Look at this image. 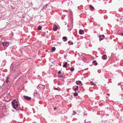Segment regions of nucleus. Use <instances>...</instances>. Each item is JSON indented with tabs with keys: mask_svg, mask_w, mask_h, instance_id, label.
Instances as JSON below:
<instances>
[{
	"mask_svg": "<svg viewBox=\"0 0 123 123\" xmlns=\"http://www.w3.org/2000/svg\"><path fill=\"white\" fill-rule=\"evenodd\" d=\"M45 6L44 7V8L45 7Z\"/></svg>",
	"mask_w": 123,
	"mask_h": 123,
	"instance_id": "38",
	"label": "nucleus"
},
{
	"mask_svg": "<svg viewBox=\"0 0 123 123\" xmlns=\"http://www.w3.org/2000/svg\"><path fill=\"white\" fill-rule=\"evenodd\" d=\"M12 104L13 108L16 109L17 108L18 106V104L17 103V102L16 101L13 100L12 102Z\"/></svg>",
	"mask_w": 123,
	"mask_h": 123,
	"instance_id": "2",
	"label": "nucleus"
},
{
	"mask_svg": "<svg viewBox=\"0 0 123 123\" xmlns=\"http://www.w3.org/2000/svg\"><path fill=\"white\" fill-rule=\"evenodd\" d=\"M101 37H102L101 36V35H100L99 36V37L100 38Z\"/></svg>",
	"mask_w": 123,
	"mask_h": 123,
	"instance_id": "30",
	"label": "nucleus"
},
{
	"mask_svg": "<svg viewBox=\"0 0 123 123\" xmlns=\"http://www.w3.org/2000/svg\"><path fill=\"white\" fill-rule=\"evenodd\" d=\"M63 67H67V65L68 64L67 62H66L63 63Z\"/></svg>",
	"mask_w": 123,
	"mask_h": 123,
	"instance_id": "6",
	"label": "nucleus"
},
{
	"mask_svg": "<svg viewBox=\"0 0 123 123\" xmlns=\"http://www.w3.org/2000/svg\"><path fill=\"white\" fill-rule=\"evenodd\" d=\"M5 46H8V45H9V44L8 43L6 42L5 43Z\"/></svg>",
	"mask_w": 123,
	"mask_h": 123,
	"instance_id": "14",
	"label": "nucleus"
},
{
	"mask_svg": "<svg viewBox=\"0 0 123 123\" xmlns=\"http://www.w3.org/2000/svg\"><path fill=\"white\" fill-rule=\"evenodd\" d=\"M121 31L119 30L118 31V32L119 33L121 34L122 36H123V32L122 33Z\"/></svg>",
	"mask_w": 123,
	"mask_h": 123,
	"instance_id": "13",
	"label": "nucleus"
},
{
	"mask_svg": "<svg viewBox=\"0 0 123 123\" xmlns=\"http://www.w3.org/2000/svg\"><path fill=\"white\" fill-rule=\"evenodd\" d=\"M118 85H121V83H119L118 84Z\"/></svg>",
	"mask_w": 123,
	"mask_h": 123,
	"instance_id": "32",
	"label": "nucleus"
},
{
	"mask_svg": "<svg viewBox=\"0 0 123 123\" xmlns=\"http://www.w3.org/2000/svg\"><path fill=\"white\" fill-rule=\"evenodd\" d=\"M73 115H75V114H76V112H75L74 111H73Z\"/></svg>",
	"mask_w": 123,
	"mask_h": 123,
	"instance_id": "23",
	"label": "nucleus"
},
{
	"mask_svg": "<svg viewBox=\"0 0 123 123\" xmlns=\"http://www.w3.org/2000/svg\"><path fill=\"white\" fill-rule=\"evenodd\" d=\"M41 86V85H39V86Z\"/></svg>",
	"mask_w": 123,
	"mask_h": 123,
	"instance_id": "41",
	"label": "nucleus"
},
{
	"mask_svg": "<svg viewBox=\"0 0 123 123\" xmlns=\"http://www.w3.org/2000/svg\"><path fill=\"white\" fill-rule=\"evenodd\" d=\"M8 78L7 77L6 79V83H7L8 82H9L8 80Z\"/></svg>",
	"mask_w": 123,
	"mask_h": 123,
	"instance_id": "18",
	"label": "nucleus"
},
{
	"mask_svg": "<svg viewBox=\"0 0 123 123\" xmlns=\"http://www.w3.org/2000/svg\"><path fill=\"white\" fill-rule=\"evenodd\" d=\"M41 86V85H39V86Z\"/></svg>",
	"mask_w": 123,
	"mask_h": 123,
	"instance_id": "40",
	"label": "nucleus"
},
{
	"mask_svg": "<svg viewBox=\"0 0 123 123\" xmlns=\"http://www.w3.org/2000/svg\"><path fill=\"white\" fill-rule=\"evenodd\" d=\"M83 30L80 29L79 31V33L80 34H82L83 33Z\"/></svg>",
	"mask_w": 123,
	"mask_h": 123,
	"instance_id": "8",
	"label": "nucleus"
},
{
	"mask_svg": "<svg viewBox=\"0 0 123 123\" xmlns=\"http://www.w3.org/2000/svg\"><path fill=\"white\" fill-rule=\"evenodd\" d=\"M41 86V85H39V86Z\"/></svg>",
	"mask_w": 123,
	"mask_h": 123,
	"instance_id": "39",
	"label": "nucleus"
},
{
	"mask_svg": "<svg viewBox=\"0 0 123 123\" xmlns=\"http://www.w3.org/2000/svg\"><path fill=\"white\" fill-rule=\"evenodd\" d=\"M76 83L77 84L79 85L80 84L82 85L81 82L80 81H76Z\"/></svg>",
	"mask_w": 123,
	"mask_h": 123,
	"instance_id": "7",
	"label": "nucleus"
},
{
	"mask_svg": "<svg viewBox=\"0 0 123 123\" xmlns=\"http://www.w3.org/2000/svg\"><path fill=\"white\" fill-rule=\"evenodd\" d=\"M12 72L16 73V74L18 76L21 74V73L18 68L16 67H13L11 69Z\"/></svg>",
	"mask_w": 123,
	"mask_h": 123,
	"instance_id": "1",
	"label": "nucleus"
},
{
	"mask_svg": "<svg viewBox=\"0 0 123 123\" xmlns=\"http://www.w3.org/2000/svg\"><path fill=\"white\" fill-rule=\"evenodd\" d=\"M96 61H93L92 62V63H94L95 64V65H97L98 63H96Z\"/></svg>",
	"mask_w": 123,
	"mask_h": 123,
	"instance_id": "12",
	"label": "nucleus"
},
{
	"mask_svg": "<svg viewBox=\"0 0 123 123\" xmlns=\"http://www.w3.org/2000/svg\"><path fill=\"white\" fill-rule=\"evenodd\" d=\"M71 43V44H72H72H73V43L72 42Z\"/></svg>",
	"mask_w": 123,
	"mask_h": 123,
	"instance_id": "34",
	"label": "nucleus"
},
{
	"mask_svg": "<svg viewBox=\"0 0 123 123\" xmlns=\"http://www.w3.org/2000/svg\"><path fill=\"white\" fill-rule=\"evenodd\" d=\"M101 36L103 37L104 38L105 37V36L104 35H101Z\"/></svg>",
	"mask_w": 123,
	"mask_h": 123,
	"instance_id": "28",
	"label": "nucleus"
},
{
	"mask_svg": "<svg viewBox=\"0 0 123 123\" xmlns=\"http://www.w3.org/2000/svg\"><path fill=\"white\" fill-rule=\"evenodd\" d=\"M23 97L25 99L28 100H30L31 99V97H29L28 96H24Z\"/></svg>",
	"mask_w": 123,
	"mask_h": 123,
	"instance_id": "4",
	"label": "nucleus"
},
{
	"mask_svg": "<svg viewBox=\"0 0 123 123\" xmlns=\"http://www.w3.org/2000/svg\"><path fill=\"white\" fill-rule=\"evenodd\" d=\"M55 50V47H53L52 48V51H54Z\"/></svg>",
	"mask_w": 123,
	"mask_h": 123,
	"instance_id": "11",
	"label": "nucleus"
},
{
	"mask_svg": "<svg viewBox=\"0 0 123 123\" xmlns=\"http://www.w3.org/2000/svg\"><path fill=\"white\" fill-rule=\"evenodd\" d=\"M61 73V72L60 71H59L58 72V73L59 74H60Z\"/></svg>",
	"mask_w": 123,
	"mask_h": 123,
	"instance_id": "27",
	"label": "nucleus"
},
{
	"mask_svg": "<svg viewBox=\"0 0 123 123\" xmlns=\"http://www.w3.org/2000/svg\"><path fill=\"white\" fill-rule=\"evenodd\" d=\"M89 7L90 9L91 10H93L94 9V8L93 6L91 5L89 6Z\"/></svg>",
	"mask_w": 123,
	"mask_h": 123,
	"instance_id": "10",
	"label": "nucleus"
},
{
	"mask_svg": "<svg viewBox=\"0 0 123 123\" xmlns=\"http://www.w3.org/2000/svg\"><path fill=\"white\" fill-rule=\"evenodd\" d=\"M56 107H55L54 108V110H56Z\"/></svg>",
	"mask_w": 123,
	"mask_h": 123,
	"instance_id": "29",
	"label": "nucleus"
},
{
	"mask_svg": "<svg viewBox=\"0 0 123 123\" xmlns=\"http://www.w3.org/2000/svg\"><path fill=\"white\" fill-rule=\"evenodd\" d=\"M91 83V84H92V85H95V84H94L93 83V82L92 81H91V82H90Z\"/></svg>",
	"mask_w": 123,
	"mask_h": 123,
	"instance_id": "25",
	"label": "nucleus"
},
{
	"mask_svg": "<svg viewBox=\"0 0 123 123\" xmlns=\"http://www.w3.org/2000/svg\"><path fill=\"white\" fill-rule=\"evenodd\" d=\"M103 39V38H100L99 39V40L100 41H101Z\"/></svg>",
	"mask_w": 123,
	"mask_h": 123,
	"instance_id": "26",
	"label": "nucleus"
},
{
	"mask_svg": "<svg viewBox=\"0 0 123 123\" xmlns=\"http://www.w3.org/2000/svg\"><path fill=\"white\" fill-rule=\"evenodd\" d=\"M78 95V93L77 92H75L74 94V96H76Z\"/></svg>",
	"mask_w": 123,
	"mask_h": 123,
	"instance_id": "17",
	"label": "nucleus"
},
{
	"mask_svg": "<svg viewBox=\"0 0 123 123\" xmlns=\"http://www.w3.org/2000/svg\"><path fill=\"white\" fill-rule=\"evenodd\" d=\"M74 70V68H71L70 69V70L71 71H73Z\"/></svg>",
	"mask_w": 123,
	"mask_h": 123,
	"instance_id": "16",
	"label": "nucleus"
},
{
	"mask_svg": "<svg viewBox=\"0 0 123 123\" xmlns=\"http://www.w3.org/2000/svg\"><path fill=\"white\" fill-rule=\"evenodd\" d=\"M5 42H3L2 43L3 45V46H5Z\"/></svg>",
	"mask_w": 123,
	"mask_h": 123,
	"instance_id": "24",
	"label": "nucleus"
},
{
	"mask_svg": "<svg viewBox=\"0 0 123 123\" xmlns=\"http://www.w3.org/2000/svg\"><path fill=\"white\" fill-rule=\"evenodd\" d=\"M70 41H69L68 42V43H70Z\"/></svg>",
	"mask_w": 123,
	"mask_h": 123,
	"instance_id": "35",
	"label": "nucleus"
},
{
	"mask_svg": "<svg viewBox=\"0 0 123 123\" xmlns=\"http://www.w3.org/2000/svg\"><path fill=\"white\" fill-rule=\"evenodd\" d=\"M78 86H76V88H77L78 89Z\"/></svg>",
	"mask_w": 123,
	"mask_h": 123,
	"instance_id": "33",
	"label": "nucleus"
},
{
	"mask_svg": "<svg viewBox=\"0 0 123 123\" xmlns=\"http://www.w3.org/2000/svg\"><path fill=\"white\" fill-rule=\"evenodd\" d=\"M38 28L39 30H41L42 29V27L39 25L38 26Z\"/></svg>",
	"mask_w": 123,
	"mask_h": 123,
	"instance_id": "15",
	"label": "nucleus"
},
{
	"mask_svg": "<svg viewBox=\"0 0 123 123\" xmlns=\"http://www.w3.org/2000/svg\"><path fill=\"white\" fill-rule=\"evenodd\" d=\"M67 39V37H64L62 38V39L63 40V41H66V40Z\"/></svg>",
	"mask_w": 123,
	"mask_h": 123,
	"instance_id": "9",
	"label": "nucleus"
},
{
	"mask_svg": "<svg viewBox=\"0 0 123 123\" xmlns=\"http://www.w3.org/2000/svg\"><path fill=\"white\" fill-rule=\"evenodd\" d=\"M120 19H122V18H120Z\"/></svg>",
	"mask_w": 123,
	"mask_h": 123,
	"instance_id": "37",
	"label": "nucleus"
},
{
	"mask_svg": "<svg viewBox=\"0 0 123 123\" xmlns=\"http://www.w3.org/2000/svg\"><path fill=\"white\" fill-rule=\"evenodd\" d=\"M107 58V57L106 55H104L102 56V58L103 60H106Z\"/></svg>",
	"mask_w": 123,
	"mask_h": 123,
	"instance_id": "5",
	"label": "nucleus"
},
{
	"mask_svg": "<svg viewBox=\"0 0 123 123\" xmlns=\"http://www.w3.org/2000/svg\"><path fill=\"white\" fill-rule=\"evenodd\" d=\"M34 94H38V93L37 92V91L36 90H35V91H34Z\"/></svg>",
	"mask_w": 123,
	"mask_h": 123,
	"instance_id": "19",
	"label": "nucleus"
},
{
	"mask_svg": "<svg viewBox=\"0 0 123 123\" xmlns=\"http://www.w3.org/2000/svg\"><path fill=\"white\" fill-rule=\"evenodd\" d=\"M2 36L0 35V38H1V37Z\"/></svg>",
	"mask_w": 123,
	"mask_h": 123,
	"instance_id": "36",
	"label": "nucleus"
},
{
	"mask_svg": "<svg viewBox=\"0 0 123 123\" xmlns=\"http://www.w3.org/2000/svg\"><path fill=\"white\" fill-rule=\"evenodd\" d=\"M58 84L60 85H61V83L59 81H58Z\"/></svg>",
	"mask_w": 123,
	"mask_h": 123,
	"instance_id": "21",
	"label": "nucleus"
},
{
	"mask_svg": "<svg viewBox=\"0 0 123 123\" xmlns=\"http://www.w3.org/2000/svg\"><path fill=\"white\" fill-rule=\"evenodd\" d=\"M58 77H59L61 78L62 77V75H61L60 74H59V75H58Z\"/></svg>",
	"mask_w": 123,
	"mask_h": 123,
	"instance_id": "20",
	"label": "nucleus"
},
{
	"mask_svg": "<svg viewBox=\"0 0 123 123\" xmlns=\"http://www.w3.org/2000/svg\"><path fill=\"white\" fill-rule=\"evenodd\" d=\"M34 96H35V94H34Z\"/></svg>",
	"mask_w": 123,
	"mask_h": 123,
	"instance_id": "42",
	"label": "nucleus"
},
{
	"mask_svg": "<svg viewBox=\"0 0 123 123\" xmlns=\"http://www.w3.org/2000/svg\"><path fill=\"white\" fill-rule=\"evenodd\" d=\"M54 89L56 90H58V89L56 88H55Z\"/></svg>",
	"mask_w": 123,
	"mask_h": 123,
	"instance_id": "31",
	"label": "nucleus"
},
{
	"mask_svg": "<svg viewBox=\"0 0 123 123\" xmlns=\"http://www.w3.org/2000/svg\"><path fill=\"white\" fill-rule=\"evenodd\" d=\"M58 29V27L56 25H54L53 29V30L54 31H56Z\"/></svg>",
	"mask_w": 123,
	"mask_h": 123,
	"instance_id": "3",
	"label": "nucleus"
},
{
	"mask_svg": "<svg viewBox=\"0 0 123 123\" xmlns=\"http://www.w3.org/2000/svg\"><path fill=\"white\" fill-rule=\"evenodd\" d=\"M74 91L75 92H76V91L77 90H78V89H77V88H74Z\"/></svg>",
	"mask_w": 123,
	"mask_h": 123,
	"instance_id": "22",
	"label": "nucleus"
}]
</instances>
